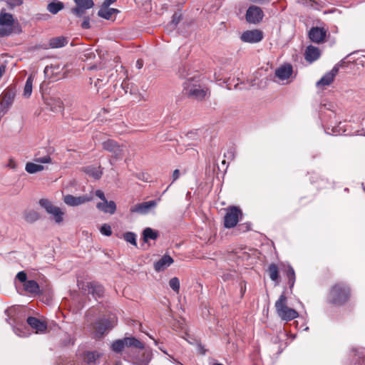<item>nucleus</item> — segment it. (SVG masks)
<instances>
[{
  "label": "nucleus",
  "instance_id": "obj_1",
  "mask_svg": "<svg viewBox=\"0 0 365 365\" xmlns=\"http://www.w3.org/2000/svg\"><path fill=\"white\" fill-rule=\"evenodd\" d=\"M274 307L278 317L284 321H292L299 317V314L295 309L287 306V299L284 294L279 296Z\"/></svg>",
  "mask_w": 365,
  "mask_h": 365
},
{
  "label": "nucleus",
  "instance_id": "obj_2",
  "mask_svg": "<svg viewBox=\"0 0 365 365\" xmlns=\"http://www.w3.org/2000/svg\"><path fill=\"white\" fill-rule=\"evenodd\" d=\"M198 81L195 78H189L184 83V90L185 93L190 97L197 101L202 100L207 95V90L202 88L197 83Z\"/></svg>",
  "mask_w": 365,
  "mask_h": 365
},
{
  "label": "nucleus",
  "instance_id": "obj_3",
  "mask_svg": "<svg viewBox=\"0 0 365 365\" xmlns=\"http://www.w3.org/2000/svg\"><path fill=\"white\" fill-rule=\"evenodd\" d=\"M349 292V288L347 286L344 284H336L331 288L329 299L332 304H342L348 300Z\"/></svg>",
  "mask_w": 365,
  "mask_h": 365
},
{
  "label": "nucleus",
  "instance_id": "obj_4",
  "mask_svg": "<svg viewBox=\"0 0 365 365\" xmlns=\"http://www.w3.org/2000/svg\"><path fill=\"white\" fill-rule=\"evenodd\" d=\"M130 346L140 349H143L145 347L144 344L135 337H125L122 339L114 341L111 344V349L115 353H120L125 347Z\"/></svg>",
  "mask_w": 365,
  "mask_h": 365
},
{
  "label": "nucleus",
  "instance_id": "obj_5",
  "mask_svg": "<svg viewBox=\"0 0 365 365\" xmlns=\"http://www.w3.org/2000/svg\"><path fill=\"white\" fill-rule=\"evenodd\" d=\"M117 321L115 315L110 317L109 319H103L97 321L93 324V335L96 338H101L105 332L114 327Z\"/></svg>",
  "mask_w": 365,
  "mask_h": 365
},
{
  "label": "nucleus",
  "instance_id": "obj_6",
  "mask_svg": "<svg viewBox=\"0 0 365 365\" xmlns=\"http://www.w3.org/2000/svg\"><path fill=\"white\" fill-rule=\"evenodd\" d=\"M39 205L46 210L47 213L52 216L56 223L63 222L64 212L60 207L53 205L51 202L46 199L40 200Z\"/></svg>",
  "mask_w": 365,
  "mask_h": 365
},
{
  "label": "nucleus",
  "instance_id": "obj_7",
  "mask_svg": "<svg viewBox=\"0 0 365 365\" xmlns=\"http://www.w3.org/2000/svg\"><path fill=\"white\" fill-rule=\"evenodd\" d=\"M39 205L46 210L47 213L52 216L56 223L63 222L64 212L60 207L53 205L51 202L46 199L40 200Z\"/></svg>",
  "mask_w": 365,
  "mask_h": 365
},
{
  "label": "nucleus",
  "instance_id": "obj_8",
  "mask_svg": "<svg viewBox=\"0 0 365 365\" xmlns=\"http://www.w3.org/2000/svg\"><path fill=\"white\" fill-rule=\"evenodd\" d=\"M39 205L46 210L47 213L52 216L56 223L63 222L64 212L60 207L53 205L51 202L46 199L40 200Z\"/></svg>",
  "mask_w": 365,
  "mask_h": 365
},
{
  "label": "nucleus",
  "instance_id": "obj_9",
  "mask_svg": "<svg viewBox=\"0 0 365 365\" xmlns=\"http://www.w3.org/2000/svg\"><path fill=\"white\" fill-rule=\"evenodd\" d=\"M14 20L10 14L0 13V37L10 35L13 31Z\"/></svg>",
  "mask_w": 365,
  "mask_h": 365
},
{
  "label": "nucleus",
  "instance_id": "obj_10",
  "mask_svg": "<svg viewBox=\"0 0 365 365\" xmlns=\"http://www.w3.org/2000/svg\"><path fill=\"white\" fill-rule=\"evenodd\" d=\"M15 98V92L5 90L0 96V118L3 117L11 107Z\"/></svg>",
  "mask_w": 365,
  "mask_h": 365
},
{
  "label": "nucleus",
  "instance_id": "obj_11",
  "mask_svg": "<svg viewBox=\"0 0 365 365\" xmlns=\"http://www.w3.org/2000/svg\"><path fill=\"white\" fill-rule=\"evenodd\" d=\"M242 216L241 210L237 207H231L227 210L225 216L224 225L227 228L234 227Z\"/></svg>",
  "mask_w": 365,
  "mask_h": 365
},
{
  "label": "nucleus",
  "instance_id": "obj_12",
  "mask_svg": "<svg viewBox=\"0 0 365 365\" xmlns=\"http://www.w3.org/2000/svg\"><path fill=\"white\" fill-rule=\"evenodd\" d=\"M103 148L113 153V158L120 159L123 155V147L115 140L108 139L102 143Z\"/></svg>",
  "mask_w": 365,
  "mask_h": 365
},
{
  "label": "nucleus",
  "instance_id": "obj_13",
  "mask_svg": "<svg viewBox=\"0 0 365 365\" xmlns=\"http://www.w3.org/2000/svg\"><path fill=\"white\" fill-rule=\"evenodd\" d=\"M338 72L339 68L337 66H335L330 71L326 73L321 79L317 82L316 86L319 89H324L327 86L332 83Z\"/></svg>",
  "mask_w": 365,
  "mask_h": 365
},
{
  "label": "nucleus",
  "instance_id": "obj_14",
  "mask_svg": "<svg viewBox=\"0 0 365 365\" xmlns=\"http://www.w3.org/2000/svg\"><path fill=\"white\" fill-rule=\"evenodd\" d=\"M93 200L92 195H81L73 196L72 195H67L63 197V202L68 206L76 207L83 205L86 202H91Z\"/></svg>",
  "mask_w": 365,
  "mask_h": 365
},
{
  "label": "nucleus",
  "instance_id": "obj_15",
  "mask_svg": "<svg viewBox=\"0 0 365 365\" xmlns=\"http://www.w3.org/2000/svg\"><path fill=\"white\" fill-rule=\"evenodd\" d=\"M240 38L243 42L255 43L262 41L263 34L259 30L246 31L242 34Z\"/></svg>",
  "mask_w": 365,
  "mask_h": 365
},
{
  "label": "nucleus",
  "instance_id": "obj_16",
  "mask_svg": "<svg viewBox=\"0 0 365 365\" xmlns=\"http://www.w3.org/2000/svg\"><path fill=\"white\" fill-rule=\"evenodd\" d=\"M262 18L263 12L259 7L252 6L247 9L246 19L249 23H258L262 19Z\"/></svg>",
  "mask_w": 365,
  "mask_h": 365
},
{
  "label": "nucleus",
  "instance_id": "obj_17",
  "mask_svg": "<svg viewBox=\"0 0 365 365\" xmlns=\"http://www.w3.org/2000/svg\"><path fill=\"white\" fill-rule=\"evenodd\" d=\"M327 30L322 27H312L309 32V37L312 42L320 43L326 38Z\"/></svg>",
  "mask_w": 365,
  "mask_h": 365
},
{
  "label": "nucleus",
  "instance_id": "obj_18",
  "mask_svg": "<svg viewBox=\"0 0 365 365\" xmlns=\"http://www.w3.org/2000/svg\"><path fill=\"white\" fill-rule=\"evenodd\" d=\"M64 70V66L56 62L51 64L49 66L45 68L44 72L46 75H51L57 78H61L65 76L66 71Z\"/></svg>",
  "mask_w": 365,
  "mask_h": 365
},
{
  "label": "nucleus",
  "instance_id": "obj_19",
  "mask_svg": "<svg viewBox=\"0 0 365 365\" xmlns=\"http://www.w3.org/2000/svg\"><path fill=\"white\" fill-rule=\"evenodd\" d=\"M76 7L72 9V12L78 16L83 15L84 10L92 8L94 5L93 0H75Z\"/></svg>",
  "mask_w": 365,
  "mask_h": 365
},
{
  "label": "nucleus",
  "instance_id": "obj_20",
  "mask_svg": "<svg viewBox=\"0 0 365 365\" xmlns=\"http://www.w3.org/2000/svg\"><path fill=\"white\" fill-rule=\"evenodd\" d=\"M156 206L155 200H150L145 202L139 203L130 208L131 212H137L140 214H146L149 210Z\"/></svg>",
  "mask_w": 365,
  "mask_h": 365
},
{
  "label": "nucleus",
  "instance_id": "obj_21",
  "mask_svg": "<svg viewBox=\"0 0 365 365\" xmlns=\"http://www.w3.org/2000/svg\"><path fill=\"white\" fill-rule=\"evenodd\" d=\"M292 66L289 64H284L275 70V76L280 81L287 80L292 74Z\"/></svg>",
  "mask_w": 365,
  "mask_h": 365
},
{
  "label": "nucleus",
  "instance_id": "obj_22",
  "mask_svg": "<svg viewBox=\"0 0 365 365\" xmlns=\"http://www.w3.org/2000/svg\"><path fill=\"white\" fill-rule=\"evenodd\" d=\"M27 323L32 329H35L37 334L43 333L47 329V324L36 317H29L27 319Z\"/></svg>",
  "mask_w": 365,
  "mask_h": 365
},
{
  "label": "nucleus",
  "instance_id": "obj_23",
  "mask_svg": "<svg viewBox=\"0 0 365 365\" xmlns=\"http://www.w3.org/2000/svg\"><path fill=\"white\" fill-rule=\"evenodd\" d=\"M173 262V258L169 255L163 256L158 262L154 264V268L156 272L164 271Z\"/></svg>",
  "mask_w": 365,
  "mask_h": 365
},
{
  "label": "nucleus",
  "instance_id": "obj_24",
  "mask_svg": "<svg viewBox=\"0 0 365 365\" xmlns=\"http://www.w3.org/2000/svg\"><path fill=\"white\" fill-rule=\"evenodd\" d=\"M96 207L104 213L114 214L116 210V205L114 201L104 200L102 202H98L96 205Z\"/></svg>",
  "mask_w": 365,
  "mask_h": 365
},
{
  "label": "nucleus",
  "instance_id": "obj_25",
  "mask_svg": "<svg viewBox=\"0 0 365 365\" xmlns=\"http://www.w3.org/2000/svg\"><path fill=\"white\" fill-rule=\"evenodd\" d=\"M320 56V51L314 46H309L305 50V59L309 62H313Z\"/></svg>",
  "mask_w": 365,
  "mask_h": 365
},
{
  "label": "nucleus",
  "instance_id": "obj_26",
  "mask_svg": "<svg viewBox=\"0 0 365 365\" xmlns=\"http://www.w3.org/2000/svg\"><path fill=\"white\" fill-rule=\"evenodd\" d=\"M118 12L119 11L116 9L101 6V9L98 11V15L105 19L110 20L112 19L113 16Z\"/></svg>",
  "mask_w": 365,
  "mask_h": 365
},
{
  "label": "nucleus",
  "instance_id": "obj_27",
  "mask_svg": "<svg viewBox=\"0 0 365 365\" xmlns=\"http://www.w3.org/2000/svg\"><path fill=\"white\" fill-rule=\"evenodd\" d=\"M88 293L95 298L101 297L104 294V288L96 282H91L88 284Z\"/></svg>",
  "mask_w": 365,
  "mask_h": 365
},
{
  "label": "nucleus",
  "instance_id": "obj_28",
  "mask_svg": "<svg viewBox=\"0 0 365 365\" xmlns=\"http://www.w3.org/2000/svg\"><path fill=\"white\" fill-rule=\"evenodd\" d=\"M83 170L87 175L96 180L101 178L103 174L100 166L95 167L93 165H89L83 168Z\"/></svg>",
  "mask_w": 365,
  "mask_h": 365
},
{
  "label": "nucleus",
  "instance_id": "obj_29",
  "mask_svg": "<svg viewBox=\"0 0 365 365\" xmlns=\"http://www.w3.org/2000/svg\"><path fill=\"white\" fill-rule=\"evenodd\" d=\"M68 40L63 36L52 38L49 40L48 45L50 48H58L65 46L68 43Z\"/></svg>",
  "mask_w": 365,
  "mask_h": 365
},
{
  "label": "nucleus",
  "instance_id": "obj_30",
  "mask_svg": "<svg viewBox=\"0 0 365 365\" xmlns=\"http://www.w3.org/2000/svg\"><path fill=\"white\" fill-rule=\"evenodd\" d=\"M45 168H46L45 166H43V165H41L38 163H36V162L27 163L25 166L26 171L30 174H34L38 172H41V171L43 170Z\"/></svg>",
  "mask_w": 365,
  "mask_h": 365
},
{
  "label": "nucleus",
  "instance_id": "obj_31",
  "mask_svg": "<svg viewBox=\"0 0 365 365\" xmlns=\"http://www.w3.org/2000/svg\"><path fill=\"white\" fill-rule=\"evenodd\" d=\"M152 359V352L145 350L140 357L135 359V364L137 365H148Z\"/></svg>",
  "mask_w": 365,
  "mask_h": 365
},
{
  "label": "nucleus",
  "instance_id": "obj_32",
  "mask_svg": "<svg viewBox=\"0 0 365 365\" xmlns=\"http://www.w3.org/2000/svg\"><path fill=\"white\" fill-rule=\"evenodd\" d=\"M101 354L97 351H87L84 354L83 360L89 365L96 364V361L100 358Z\"/></svg>",
  "mask_w": 365,
  "mask_h": 365
},
{
  "label": "nucleus",
  "instance_id": "obj_33",
  "mask_svg": "<svg viewBox=\"0 0 365 365\" xmlns=\"http://www.w3.org/2000/svg\"><path fill=\"white\" fill-rule=\"evenodd\" d=\"M48 106L52 111L58 113L63 110V103L59 98H51L48 102Z\"/></svg>",
  "mask_w": 365,
  "mask_h": 365
},
{
  "label": "nucleus",
  "instance_id": "obj_34",
  "mask_svg": "<svg viewBox=\"0 0 365 365\" xmlns=\"http://www.w3.org/2000/svg\"><path fill=\"white\" fill-rule=\"evenodd\" d=\"M24 290L31 294H38L39 292L38 284L34 280H29L24 284Z\"/></svg>",
  "mask_w": 365,
  "mask_h": 365
},
{
  "label": "nucleus",
  "instance_id": "obj_35",
  "mask_svg": "<svg viewBox=\"0 0 365 365\" xmlns=\"http://www.w3.org/2000/svg\"><path fill=\"white\" fill-rule=\"evenodd\" d=\"M63 4L58 1H53L48 4V11L53 14H56L58 11L63 9Z\"/></svg>",
  "mask_w": 365,
  "mask_h": 365
},
{
  "label": "nucleus",
  "instance_id": "obj_36",
  "mask_svg": "<svg viewBox=\"0 0 365 365\" xmlns=\"http://www.w3.org/2000/svg\"><path fill=\"white\" fill-rule=\"evenodd\" d=\"M143 240L147 242L149 240H156L158 233L152 228L147 227L143 232Z\"/></svg>",
  "mask_w": 365,
  "mask_h": 365
},
{
  "label": "nucleus",
  "instance_id": "obj_37",
  "mask_svg": "<svg viewBox=\"0 0 365 365\" xmlns=\"http://www.w3.org/2000/svg\"><path fill=\"white\" fill-rule=\"evenodd\" d=\"M268 272L270 279L278 284L279 282V277L277 266L274 264H270L268 268Z\"/></svg>",
  "mask_w": 365,
  "mask_h": 365
},
{
  "label": "nucleus",
  "instance_id": "obj_38",
  "mask_svg": "<svg viewBox=\"0 0 365 365\" xmlns=\"http://www.w3.org/2000/svg\"><path fill=\"white\" fill-rule=\"evenodd\" d=\"M34 82V76L30 75L26 79L24 89V96L26 98H29L32 93V87Z\"/></svg>",
  "mask_w": 365,
  "mask_h": 365
},
{
  "label": "nucleus",
  "instance_id": "obj_39",
  "mask_svg": "<svg viewBox=\"0 0 365 365\" xmlns=\"http://www.w3.org/2000/svg\"><path fill=\"white\" fill-rule=\"evenodd\" d=\"M24 218L29 222H34L40 218V215L37 211L31 210L25 212Z\"/></svg>",
  "mask_w": 365,
  "mask_h": 365
},
{
  "label": "nucleus",
  "instance_id": "obj_40",
  "mask_svg": "<svg viewBox=\"0 0 365 365\" xmlns=\"http://www.w3.org/2000/svg\"><path fill=\"white\" fill-rule=\"evenodd\" d=\"M14 331L16 335L21 337H26L29 335V332L25 324H20L14 327Z\"/></svg>",
  "mask_w": 365,
  "mask_h": 365
},
{
  "label": "nucleus",
  "instance_id": "obj_41",
  "mask_svg": "<svg viewBox=\"0 0 365 365\" xmlns=\"http://www.w3.org/2000/svg\"><path fill=\"white\" fill-rule=\"evenodd\" d=\"M287 277L288 278L289 287L290 288H292L295 282V273L292 267L289 265L287 270Z\"/></svg>",
  "mask_w": 365,
  "mask_h": 365
},
{
  "label": "nucleus",
  "instance_id": "obj_42",
  "mask_svg": "<svg viewBox=\"0 0 365 365\" xmlns=\"http://www.w3.org/2000/svg\"><path fill=\"white\" fill-rule=\"evenodd\" d=\"M169 285L170 288L175 292H178L180 290V281L177 277H173L169 281Z\"/></svg>",
  "mask_w": 365,
  "mask_h": 365
},
{
  "label": "nucleus",
  "instance_id": "obj_43",
  "mask_svg": "<svg viewBox=\"0 0 365 365\" xmlns=\"http://www.w3.org/2000/svg\"><path fill=\"white\" fill-rule=\"evenodd\" d=\"M124 240L132 244L133 245H136L137 243H136V235L133 233V232H126L125 235H124Z\"/></svg>",
  "mask_w": 365,
  "mask_h": 365
},
{
  "label": "nucleus",
  "instance_id": "obj_44",
  "mask_svg": "<svg viewBox=\"0 0 365 365\" xmlns=\"http://www.w3.org/2000/svg\"><path fill=\"white\" fill-rule=\"evenodd\" d=\"M34 162L39 164L51 163V158L48 155H46L43 157H35Z\"/></svg>",
  "mask_w": 365,
  "mask_h": 365
},
{
  "label": "nucleus",
  "instance_id": "obj_45",
  "mask_svg": "<svg viewBox=\"0 0 365 365\" xmlns=\"http://www.w3.org/2000/svg\"><path fill=\"white\" fill-rule=\"evenodd\" d=\"M101 234L106 236H110L112 234L111 227L107 224H104L101 227Z\"/></svg>",
  "mask_w": 365,
  "mask_h": 365
},
{
  "label": "nucleus",
  "instance_id": "obj_46",
  "mask_svg": "<svg viewBox=\"0 0 365 365\" xmlns=\"http://www.w3.org/2000/svg\"><path fill=\"white\" fill-rule=\"evenodd\" d=\"M26 278V274L23 271L19 272L16 275V279H18L21 282H24V284L27 282Z\"/></svg>",
  "mask_w": 365,
  "mask_h": 365
},
{
  "label": "nucleus",
  "instance_id": "obj_47",
  "mask_svg": "<svg viewBox=\"0 0 365 365\" xmlns=\"http://www.w3.org/2000/svg\"><path fill=\"white\" fill-rule=\"evenodd\" d=\"M23 0H8L7 4L11 7H15L22 4Z\"/></svg>",
  "mask_w": 365,
  "mask_h": 365
},
{
  "label": "nucleus",
  "instance_id": "obj_48",
  "mask_svg": "<svg viewBox=\"0 0 365 365\" xmlns=\"http://www.w3.org/2000/svg\"><path fill=\"white\" fill-rule=\"evenodd\" d=\"M95 195L96 197H99L102 200V202L106 200L104 192L101 190H97L95 192Z\"/></svg>",
  "mask_w": 365,
  "mask_h": 365
},
{
  "label": "nucleus",
  "instance_id": "obj_49",
  "mask_svg": "<svg viewBox=\"0 0 365 365\" xmlns=\"http://www.w3.org/2000/svg\"><path fill=\"white\" fill-rule=\"evenodd\" d=\"M180 170L178 169L175 170L172 175L173 182H175V180H177L180 178Z\"/></svg>",
  "mask_w": 365,
  "mask_h": 365
},
{
  "label": "nucleus",
  "instance_id": "obj_50",
  "mask_svg": "<svg viewBox=\"0 0 365 365\" xmlns=\"http://www.w3.org/2000/svg\"><path fill=\"white\" fill-rule=\"evenodd\" d=\"M81 27L84 29L90 28V21L88 19H86L81 24Z\"/></svg>",
  "mask_w": 365,
  "mask_h": 365
},
{
  "label": "nucleus",
  "instance_id": "obj_51",
  "mask_svg": "<svg viewBox=\"0 0 365 365\" xmlns=\"http://www.w3.org/2000/svg\"><path fill=\"white\" fill-rule=\"evenodd\" d=\"M8 167H9L11 169H16L17 167V164L14 160L10 159L8 163Z\"/></svg>",
  "mask_w": 365,
  "mask_h": 365
},
{
  "label": "nucleus",
  "instance_id": "obj_52",
  "mask_svg": "<svg viewBox=\"0 0 365 365\" xmlns=\"http://www.w3.org/2000/svg\"><path fill=\"white\" fill-rule=\"evenodd\" d=\"M116 0H104V2L103 3L102 6H109L110 4L115 2Z\"/></svg>",
  "mask_w": 365,
  "mask_h": 365
},
{
  "label": "nucleus",
  "instance_id": "obj_53",
  "mask_svg": "<svg viewBox=\"0 0 365 365\" xmlns=\"http://www.w3.org/2000/svg\"><path fill=\"white\" fill-rule=\"evenodd\" d=\"M143 66V61L139 59L136 62V66L138 69H140Z\"/></svg>",
  "mask_w": 365,
  "mask_h": 365
},
{
  "label": "nucleus",
  "instance_id": "obj_54",
  "mask_svg": "<svg viewBox=\"0 0 365 365\" xmlns=\"http://www.w3.org/2000/svg\"><path fill=\"white\" fill-rule=\"evenodd\" d=\"M93 56H94L95 55L91 51H88L86 53H85V56H86L87 58H91Z\"/></svg>",
  "mask_w": 365,
  "mask_h": 365
},
{
  "label": "nucleus",
  "instance_id": "obj_55",
  "mask_svg": "<svg viewBox=\"0 0 365 365\" xmlns=\"http://www.w3.org/2000/svg\"><path fill=\"white\" fill-rule=\"evenodd\" d=\"M255 2L259 3V4H264L266 2L269 1L270 0H252Z\"/></svg>",
  "mask_w": 365,
  "mask_h": 365
},
{
  "label": "nucleus",
  "instance_id": "obj_56",
  "mask_svg": "<svg viewBox=\"0 0 365 365\" xmlns=\"http://www.w3.org/2000/svg\"><path fill=\"white\" fill-rule=\"evenodd\" d=\"M5 71V67L3 66H0V78L3 75L4 72Z\"/></svg>",
  "mask_w": 365,
  "mask_h": 365
},
{
  "label": "nucleus",
  "instance_id": "obj_57",
  "mask_svg": "<svg viewBox=\"0 0 365 365\" xmlns=\"http://www.w3.org/2000/svg\"><path fill=\"white\" fill-rule=\"evenodd\" d=\"M193 134H194L193 133H188V135H187L188 138H192V135Z\"/></svg>",
  "mask_w": 365,
  "mask_h": 365
},
{
  "label": "nucleus",
  "instance_id": "obj_58",
  "mask_svg": "<svg viewBox=\"0 0 365 365\" xmlns=\"http://www.w3.org/2000/svg\"><path fill=\"white\" fill-rule=\"evenodd\" d=\"M177 364L178 365H183L182 363H180V361H176Z\"/></svg>",
  "mask_w": 365,
  "mask_h": 365
},
{
  "label": "nucleus",
  "instance_id": "obj_59",
  "mask_svg": "<svg viewBox=\"0 0 365 365\" xmlns=\"http://www.w3.org/2000/svg\"><path fill=\"white\" fill-rule=\"evenodd\" d=\"M115 365H120V364H115Z\"/></svg>",
  "mask_w": 365,
  "mask_h": 365
}]
</instances>
